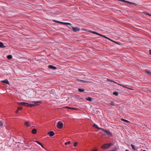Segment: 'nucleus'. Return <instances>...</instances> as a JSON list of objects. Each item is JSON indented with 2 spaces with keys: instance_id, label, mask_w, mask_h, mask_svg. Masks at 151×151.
Segmentation results:
<instances>
[{
  "instance_id": "nucleus-1",
  "label": "nucleus",
  "mask_w": 151,
  "mask_h": 151,
  "mask_svg": "<svg viewBox=\"0 0 151 151\" xmlns=\"http://www.w3.org/2000/svg\"><path fill=\"white\" fill-rule=\"evenodd\" d=\"M34 103L35 104H29L27 103L24 102V106H26L27 107H32L33 106H36L38 105L40 103V101H37V102H34Z\"/></svg>"
},
{
  "instance_id": "nucleus-2",
  "label": "nucleus",
  "mask_w": 151,
  "mask_h": 151,
  "mask_svg": "<svg viewBox=\"0 0 151 151\" xmlns=\"http://www.w3.org/2000/svg\"><path fill=\"white\" fill-rule=\"evenodd\" d=\"M63 126V124L61 122L59 121L57 123V127L59 129H61L62 128Z\"/></svg>"
},
{
  "instance_id": "nucleus-3",
  "label": "nucleus",
  "mask_w": 151,
  "mask_h": 151,
  "mask_svg": "<svg viewBox=\"0 0 151 151\" xmlns=\"http://www.w3.org/2000/svg\"><path fill=\"white\" fill-rule=\"evenodd\" d=\"M24 125L27 127H28L30 126L31 123L28 121H25L24 122Z\"/></svg>"
},
{
  "instance_id": "nucleus-4",
  "label": "nucleus",
  "mask_w": 151,
  "mask_h": 151,
  "mask_svg": "<svg viewBox=\"0 0 151 151\" xmlns=\"http://www.w3.org/2000/svg\"><path fill=\"white\" fill-rule=\"evenodd\" d=\"M104 132L107 135L109 136H112V134L109 131L107 130H104Z\"/></svg>"
},
{
  "instance_id": "nucleus-5",
  "label": "nucleus",
  "mask_w": 151,
  "mask_h": 151,
  "mask_svg": "<svg viewBox=\"0 0 151 151\" xmlns=\"http://www.w3.org/2000/svg\"><path fill=\"white\" fill-rule=\"evenodd\" d=\"M72 29L74 32H76L77 31H79L80 30V29L79 28L76 27H72Z\"/></svg>"
},
{
  "instance_id": "nucleus-6",
  "label": "nucleus",
  "mask_w": 151,
  "mask_h": 151,
  "mask_svg": "<svg viewBox=\"0 0 151 151\" xmlns=\"http://www.w3.org/2000/svg\"><path fill=\"white\" fill-rule=\"evenodd\" d=\"M107 145H108L107 144H104L102 145L101 147L104 149L109 148V146Z\"/></svg>"
},
{
  "instance_id": "nucleus-7",
  "label": "nucleus",
  "mask_w": 151,
  "mask_h": 151,
  "mask_svg": "<svg viewBox=\"0 0 151 151\" xmlns=\"http://www.w3.org/2000/svg\"><path fill=\"white\" fill-rule=\"evenodd\" d=\"M145 73L149 76H151V72L149 70H145Z\"/></svg>"
},
{
  "instance_id": "nucleus-8",
  "label": "nucleus",
  "mask_w": 151,
  "mask_h": 151,
  "mask_svg": "<svg viewBox=\"0 0 151 151\" xmlns=\"http://www.w3.org/2000/svg\"><path fill=\"white\" fill-rule=\"evenodd\" d=\"M47 134L50 136L52 137L54 135L55 133L53 131L49 132L47 133Z\"/></svg>"
},
{
  "instance_id": "nucleus-9",
  "label": "nucleus",
  "mask_w": 151,
  "mask_h": 151,
  "mask_svg": "<svg viewBox=\"0 0 151 151\" xmlns=\"http://www.w3.org/2000/svg\"><path fill=\"white\" fill-rule=\"evenodd\" d=\"M1 82L3 83H5L6 84H9V82L7 79H5L4 80L1 81Z\"/></svg>"
},
{
  "instance_id": "nucleus-10",
  "label": "nucleus",
  "mask_w": 151,
  "mask_h": 151,
  "mask_svg": "<svg viewBox=\"0 0 151 151\" xmlns=\"http://www.w3.org/2000/svg\"><path fill=\"white\" fill-rule=\"evenodd\" d=\"M48 68H50L53 69H57V68L56 67L52 65H49L48 66Z\"/></svg>"
},
{
  "instance_id": "nucleus-11",
  "label": "nucleus",
  "mask_w": 151,
  "mask_h": 151,
  "mask_svg": "<svg viewBox=\"0 0 151 151\" xmlns=\"http://www.w3.org/2000/svg\"><path fill=\"white\" fill-rule=\"evenodd\" d=\"M109 105V106H114L115 105V104L113 101H111L110 102Z\"/></svg>"
},
{
  "instance_id": "nucleus-12",
  "label": "nucleus",
  "mask_w": 151,
  "mask_h": 151,
  "mask_svg": "<svg viewBox=\"0 0 151 151\" xmlns=\"http://www.w3.org/2000/svg\"><path fill=\"white\" fill-rule=\"evenodd\" d=\"M102 37H104L108 39L109 40H110L111 41H112V42H115L116 43H117V42H115V41L112 40L109 38L107 37H106V36H104L103 35V36H102Z\"/></svg>"
},
{
  "instance_id": "nucleus-13",
  "label": "nucleus",
  "mask_w": 151,
  "mask_h": 151,
  "mask_svg": "<svg viewBox=\"0 0 151 151\" xmlns=\"http://www.w3.org/2000/svg\"><path fill=\"white\" fill-rule=\"evenodd\" d=\"M32 132L33 134H35L37 132L36 129H34L32 131Z\"/></svg>"
},
{
  "instance_id": "nucleus-14",
  "label": "nucleus",
  "mask_w": 151,
  "mask_h": 151,
  "mask_svg": "<svg viewBox=\"0 0 151 151\" xmlns=\"http://www.w3.org/2000/svg\"><path fill=\"white\" fill-rule=\"evenodd\" d=\"M5 47L3 43L1 42H0V47L4 48Z\"/></svg>"
},
{
  "instance_id": "nucleus-15",
  "label": "nucleus",
  "mask_w": 151,
  "mask_h": 151,
  "mask_svg": "<svg viewBox=\"0 0 151 151\" xmlns=\"http://www.w3.org/2000/svg\"><path fill=\"white\" fill-rule=\"evenodd\" d=\"M85 90L84 88H79L78 91L79 92H84Z\"/></svg>"
},
{
  "instance_id": "nucleus-16",
  "label": "nucleus",
  "mask_w": 151,
  "mask_h": 151,
  "mask_svg": "<svg viewBox=\"0 0 151 151\" xmlns=\"http://www.w3.org/2000/svg\"><path fill=\"white\" fill-rule=\"evenodd\" d=\"M92 99V98L90 97H88L86 98V100L89 101H91Z\"/></svg>"
},
{
  "instance_id": "nucleus-17",
  "label": "nucleus",
  "mask_w": 151,
  "mask_h": 151,
  "mask_svg": "<svg viewBox=\"0 0 151 151\" xmlns=\"http://www.w3.org/2000/svg\"><path fill=\"white\" fill-rule=\"evenodd\" d=\"M7 58L8 59H12V57L11 55H9L7 56Z\"/></svg>"
},
{
  "instance_id": "nucleus-18",
  "label": "nucleus",
  "mask_w": 151,
  "mask_h": 151,
  "mask_svg": "<svg viewBox=\"0 0 151 151\" xmlns=\"http://www.w3.org/2000/svg\"><path fill=\"white\" fill-rule=\"evenodd\" d=\"M17 103L19 105H22L24 106V102H17Z\"/></svg>"
},
{
  "instance_id": "nucleus-19",
  "label": "nucleus",
  "mask_w": 151,
  "mask_h": 151,
  "mask_svg": "<svg viewBox=\"0 0 151 151\" xmlns=\"http://www.w3.org/2000/svg\"><path fill=\"white\" fill-rule=\"evenodd\" d=\"M121 119L124 122H126L127 123H129L130 122L127 120H126V119Z\"/></svg>"
},
{
  "instance_id": "nucleus-20",
  "label": "nucleus",
  "mask_w": 151,
  "mask_h": 151,
  "mask_svg": "<svg viewBox=\"0 0 151 151\" xmlns=\"http://www.w3.org/2000/svg\"><path fill=\"white\" fill-rule=\"evenodd\" d=\"M62 24H66V25H71V24L69 23L64 22H63L62 23Z\"/></svg>"
},
{
  "instance_id": "nucleus-21",
  "label": "nucleus",
  "mask_w": 151,
  "mask_h": 151,
  "mask_svg": "<svg viewBox=\"0 0 151 151\" xmlns=\"http://www.w3.org/2000/svg\"><path fill=\"white\" fill-rule=\"evenodd\" d=\"M53 21L54 22H56L57 23H58L62 24V22H60V21H57L56 20H53Z\"/></svg>"
},
{
  "instance_id": "nucleus-22",
  "label": "nucleus",
  "mask_w": 151,
  "mask_h": 151,
  "mask_svg": "<svg viewBox=\"0 0 151 151\" xmlns=\"http://www.w3.org/2000/svg\"><path fill=\"white\" fill-rule=\"evenodd\" d=\"M107 80H108V81H110L111 82H113V83H116V84H118L116 82H115V81H112V80H111L109 79H107Z\"/></svg>"
},
{
  "instance_id": "nucleus-23",
  "label": "nucleus",
  "mask_w": 151,
  "mask_h": 151,
  "mask_svg": "<svg viewBox=\"0 0 151 151\" xmlns=\"http://www.w3.org/2000/svg\"><path fill=\"white\" fill-rule=\"evenodd\" d=\"M108 145H107L109 146V147L110 146L113 145V144L111 143L107 144Z\"/></svg>"
},
{
  "instance_id": "nucleus-24",
  "label": "nucleus",
  "mask_w": 151,
  "mask_h": 151,
  "mask_svg": "<svg viewBox=\"0 0 151 151\" xmlns=\"http://www.w3.org/2000/svg\"><path fill=\"white\" fill-rule=\"evenodd\" d=\"M131 146L132 148V149H133V150H135L136 149L135 148V146L134 145L132 144L131 145Z\"/></svg>"
},
{
  "instance_id": "nucleus-25",
  "label": "nucleus",
  "mask_w": 151,
  "mask_h": 151,
  "mask_svg": "<svg viewBox=\"0 0 151 151\" xmlns=\"http://www.w3.org/2000/svg\"><path fill=\"white\" fill-rule=\"evenodd\" d=\"M113 94L116 96H117L118 95V93L117 92H113Z\"/></svg>"
},
{
  "instance_id": "nucleus-26",
  "label": "nucleus",
  "mask_w": 151,
  "mask_h": 151,
  "mask_svg": "<svg viewBox=\"0 0 151 151\" xmlns=\"http://www.w3.org/2000/svg\"><path fill=\"white\" fill-rule=\"evenodd\" d=\"M3 126V122L0 121V126Z\"/></svg>"
},
{
  "instance_id": "nucleus-27",
  "label": "nucleus",
  "mask_w": 151,
  "mask_h": 151,
  "mask_svg": "<svg viewBox=\"0 0 151 151\" xmlns=\"http://www.w3.org/2000/svg\"><path fill=\"white\" fill-rule=\"evenodd\" d=\"M98 129L101 130L104 132V130H105V129H104L101 128H99H99H98Z\"/></svg>"
},
{
  "instance_id": "nucleus-28",
  "label": "nucleus",
  "mask_w": 151,
  "mask_h": 151,
  "mask_svg": "<svg viewBox=\"0 0 151 151\" xmlns=\"http://www.w3.org/2000/svg\"><path fill=\"white\" fill-rule=\"evenodd\" d=\"M93 126L94 127H95L96 128L98 129L99 128V127H98V126L96 125L95 124H94Z\"/></svg>"
},
{
  "instance_id": "nucleus-29",
  "label": "nucleus",
  "mask_w": 151,
  "mask_h": 151,
  "mask_svg": "<svg viewBox=\"0 0 151 151\" xmlns=\"http://www.w3.org/2000/svg\"><path fill=\"white\" fill-rule=\"evenodd\" d=\"M77 144H78L77 142H75L73 144V145L74 146L76 147L77 146Z\"/></svg>"
},
{
  "instance_id": "nucleus-30",
  "label": "nucleus",
  "mask_w": 151,
  "mask_h": 151,
  "mask_svg": "<svg viewBox=\"0 0 151 151\" xmlns=\"http://www.w3.org/2000/svg\"><path fill=\"white\" fill-rule=\"evenodd\" d=\"M70 141H68L67 142H65V145H67L68 144H70Z\"/></svg>"
},
{
  "instance_id": "nucleus-31",
  "label": "nucleus",
  "mask_w": 151,
  "mask_h": 151,
  "mask_svg": "<svg viewBox=\"0 0 151 151\" xmlns=\"http://www.w3.org/2000/svg\"><path fill=\"white\" fill-rule=\"evenodd\" d=\"M22 109V108L21 107H18V108H17V109L19 110H21Z\"/></svg>"
},
{
  "instance_id": "nucleus-32",
  "label": "nucleus",
  "mask_w": 151,
  "mask_h": 151,
  "mask_svg": "<svg viewBox=\"0 0 151 151\" xmlns=\"http://www.w3.org/2000/svg\"><path fill=\"white\" fill-rule=\"evenodd\" d=\"M96 35H99V36H103V35L100 34H99V33H98L97 32H96Z\"/></svg>"
},
{
  "instance_id": "nucleus-33",
  "label": "nucleus",
  "mask_w": 151,
  "mask_h": 151,
  "mask_svg": "<svg viewBox=\"0 0 151 151\" xmlns=\"http://www.w3.org/2000/svg\"><path fill=\"white\" fill-rule=\"evenodd\" d=\"M35 142H37L38 144H39V145H42V144L41 143H40L37 141H35Z\"/></svg>"
},
{
  "instance_id": "nucleus-34",
  "label": "nucleus",
  "mask_w": 151,
  "mask_h": 151,
  "mask_svg": "<svg viewBox=\"0 0 151 151\" xmlns=\"http://www.w3.org/2000/svg\"><path fill=\"white\" fill-rule=\"evenodd\" d=\"M80 81L81 82H83V83H85V82H86V81H83V80H80Z\"/></svg>"
},
{
  "instance_id": "nucleus-35",
  "label": "nucleus",
  "mask_w": 151,
  "mask_h": 151,
  "mask_svg": "<svg viewBox=\"0 0 151 151\" xmlns=\"http://www.w3.org/2000/svg\"><path fill=\"white\" fill-rule=\"evenodd\" d=\"M92 33L93 34H96V32L94 31H93V32H92Z\"/></svg>"
},
{
  "instance_id": "nucleus-36",
  "label": "nucleus",
  "mask_w": 151,
  "mask_h": 151,
  "mask_svg": "<svg viewBox=\"0 0 151 151\" xmlns=\"http://www.w3.org/2000/svg\"><path fill=\"white\" fill-rule=\"evenodd\" d=\"M66 108H68V109H72V108H70V107H68V106L66 107Z\"/></svg>"
},
{
  "instance_id": "nucleus-37",
  "label": "nucleus",
  "mask_w": 151,
  "mask_h": 151,
  "mask_svg": "<svg viewBox=\"0 0 151 151\" xmlns=\"http://www.w3.org/2000/svg\"><path fill=\"white\" fill-rule=\"evenodd\" d=\"M72 109H75V110H77L78 109H77V108H72Z\"/></svg>"
},
{
  "instance_id": "nucleus-38",
  "label": "nucleus",
  "mask_w": 151,
  "mask_h": 151,
  "mask_svg": "<svg viewBox=\"0 0 151 151\" xmlns=\"http://www.w3.org/2000/svg\"><path fill=\"white\" fill-rule=\"evenodd\" d=\"M149 54L150 55H151V50H149Z\"/></svg>"
},
{
  "instance_id": "nucleus-39",
  "label": "nucleus",
  "mask_w": 151,
  "mask_h": 151,
  "mask_svg": "<svg viewBox=\"0 0 151 151\" xmlns=\"http://www.w3.org/2000/svg\"><path fill=\"white\" fill-rule=\"evenodd\" d=\"M122 86L125 88H127V87H126L125 86L123 85Z\"/></svg>"
},
{
  "instance_id": "nucleus-40",
  "label": "nucleus",
  "mask_w": 151,
  "mask_h": 151,
  "mask_svg": "<svg viewBox=\"0 0 151 151\" xmlns=\"http://www.w3.org/2000/svg\"><path fill=\"white\" fill-rule=\"evenodd\" d=\"M88 32H90L92 33V32H93V31H92L91 30H89Z\"/></svg>"
},
{
  "instance_id": "nucleus-41",
  "label": "nucleus",
  "mask_w": 151,
  "mask_h": 151,
  "mask_svg": "<svg viewBox=\"0 0 151 151\" xmlns=\"http://www.w3.org/2000/svg\"><path fill=\"white\" fill-rule=\"evenodd\" d=\"M19 110H18V109L16 111V112L17 113H18V111Z\"/></svg>"
},
{
  "instance_id": "nucleus-42",
  "label": "nucleus",
  "mask_w": 151,
  "mask_h": 151,
  "mask_svg": "<svg viewBox=\"0 0 151 151\" xmlns=\"http://www.w3.org/2000/svg\"><path fill=\"white\" fill-rule=\"evenodd\" d=\"M147 14V15H149V16H151V15H150V14Z\"/></svg>"
},
{
  "instance_id": "nucleus-43",
  "label": "nucleus",
  "mask_w": 151,
  "mask_h": 151,
  "mask_svg": "<svg viewBox=\"0 0 151 151\" xmlns=\"http://www.w3.org/2000/svg\"><path fill=\"white\" fill-rule=\"evenodd\" d=\"M119 85L120 86H122L123 85H122L121 84H119Z\"/></svg>"
},
{
  "instance_id": "nucleus-44",
  "label": "nucleus",
  "mask_w": 151,
  "mask_h": 151,
  "mask_svg": "<svg viewBox=\"0 0 151 151\" xmlns=\"http://www.w3.org/2000/svg\"><path fill=\"white\" fill-rule=\"evenodd\" d=\"M41 146L42 147H44L43 146V145H41Z\"/></svg>"
},
{
  "instance_id": "nucleus-45",
  "label": "nucleus",
  "mask_w": 151,
  "mask_h": 151,
  "mask_svg": "<svg viewBox=\"0 0 151 151\" xmlns=\"http://www.w3.org/2000/svg\"><path fill=\"white\" fill-rule=\"evenodd\" d=\"M125 151H128V150H126Z\"/></svg>"
}]
</instances>
